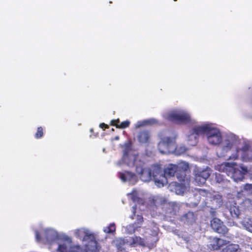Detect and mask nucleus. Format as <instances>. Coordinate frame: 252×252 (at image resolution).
I'll return each mask as SVG.
<instances>
[{
  "label": "nucleus",
  "mask_w": 252,
  "mask_h": 252,
  "mask_svg": "<svg viewBox=\"0 0 252 252\" xmlns=\"http://www.w3.org/2000/svg\"><path fill=\"white\" fill-rule=\"evenodd\" d=\"M74 236L82 241L86 252H99L100 247L96 240V235L86 227H81L73 230Z\"/></svg>",
  "instance_id": "nucleus-4"
},
{
  "label": "nucleus",
  "mask_w": 252,
  "mask_h": 252,
  "mask_svg": "<svg viewBox=\"0 0 252 252\" xmlns=\"http://www.w3.org/2000/svg\"><path fill=\"white\" fill-rule=\"evenodd\" d=\"M203 137L212 146H218L217 155L227 160L240 159L244 162H252V146L247 139H241L231 133L223 134L216 125L209 122L203 123Z\"/></svg>",
  "instance_id": "nucleus-1"
},
{
  "label": "nucleus",
  "mask_w": 252,
  "mask_h": 252,
  "mask_svg": "<svg viewBox=\"0 0 252 252\" xmlns=\"http://www.w3.org/2000/svg\"><path fill=\"white\" fill-rule=\"evenodd\" d=\"M119 122V119L113 120L111 121V125L116 126L117 128H124L128 127L130 124V122L127 120L122 122L120 125L118 124Z\"/></svg>",
  "instance_id": "nucleus-28"
},
{
  "label": "nucleus",
  "mask_w": 252,
  "mask_h": 252,
  "mask_svg": "<svg viewBox=\"0 0 252 252\" xmlns=\"http://www.w3.org/2000/svg\"><path fill=\"white\" fill-rule=\"evenodd\" d=\"M196 217L193 212H189L184 215L181 220V221L187 224H192L195 220Z\"/></svg>",
  "instance_id": "nucleus-20"
},
{
  "label": "nucleus",
  "mask_w": 252,
  "mask_h": 252,
  "mask_svg": "<svg viewBox=\"0 0 252 252\" xmlns=\"http://www.w3.org/2000/svg\"><path fill=\"white\" fill-rule=\"evenodd\" d=\"M211 214H212V215H214V211H211Z\"/></svg>",
  "instance_id": "nucleus-38"
},
{
  "label": "nucleus",
  "mask_w": 252,
  "mask_h": 252,
  "mask_svg": "<svg viewBox=\"0 0 252 252\" xmlns=\"http://www.w3.org/2000/svg\"><path fill=\"white\" fill-rule=\"evenodd\" d=\"M34 233L37 242L50 245L57 243L61 235V233L51 227L43 228L41 233L35 230Z\"/></svg>",
  "instance_id": "nucleus-8"
},
{
  "label": "nucleus",
  "mask_w": 252,
  "mask_h": 252,
  "mask_svg": "<svg viewBox=\"0 0 252 252\" xmlns=\"http://www.w3.org/2000/svg\"><path fill=\"white\" fill-rule=\"evenodd\" d=\"M157 123V120L155 119H151L142 121H138L135 124V127L136 128H139L146 125H152Z\"/></svg>",
  "instance_id": "nucleus-25"
},
{
  "label": "nucleus",
  "mask_w": 252,
  "mask_h": 252,
  "mask_svg": "<svg viewBox=\"0 0 252 252\" xmlns=\"http://www.w3.org/2000/svg\"><path fill=\"white\" fill-rule=\"evenodd\" d=\"M213 203H216L217 206L220 207L222 204L221 197L218 194L215 195L214 196V198L213 199Z\"/></svg>",
  "instance_id": "nucleus-30"
},
{
  "label": "nucleus",
  "mask_w": 252,
  "mask_h": 252,
  "mask_svg": "<svg viewBox=\"0 0 252 252\" xmlns=\"http://www.w3.org/2000/svg\"><path fill=\"white\" fill-rule=\"evenodd\" d=\"M99 126H100L101 128H102V129H104L105 128H107V127H108V126H107L106 125H105L104 123H101V124H100V125H99Z\"/></svg>",
  "instance_id": "nucleus-35"
},
{
  "label": "nucleus",
  "mask_w": 252,
  "mask_h": 252,
  "mask_svg": "<svg viewBox=\"0 0 252 252\" xmlns=\"http://www.w3.org/2000/svg\"><path fill=\"white\" fill-rule=\"evenodd\" d=\"M114 243L118 251L126 252V249L129 246L128 240L119 238L117 239Z\"/></svg>",
  "instance_id": "nucleus-18"
},
{
  "label": "nucleus",
  "mask_w": 252,
  "mask_h": 252,
  "mask_svg": "<svg viewBox=\"0 0 252 252\" xmlns=\"http://www.w3.org/2000/svg\"><path fill=\"white\" fill-rule=\"evenodd\" d=\"M215 180L219 184H221L224 188H229L230 182L229 180L224 179L223 176L220 173L215 174Z\"/></svg>",
  "instance_id": "nucleus-24"
},
{
  "label": "nucleus",
  "mask_w": 252,
  "mask_h": 252,
  "mask_svg": "<svg viewBox=\"0 0 252 252\" xmlns=\"http://www.w3.org/2000/svg\"><path fill=\"white\" fill-rule=\"evenodd\" d=\"M71 252H83V249L79 245H73L72 244L71 248Z\"/></svg>",
  "instance_id": "nucleus-31"
},
{
  "label": "nucleus",
  "mask_w": 252,
  "mask_h": 252,
  "mask_svg": "<svg viewBox=\"0 0 252 252\" xmlns=\"http://www.w3.org/2000/svg\"><path fill=\"white\" fill-rule=\"evenodd\" d=\"M203 136V123L194 125L187 135V141L190 146H195L198 141L199 137Z\"/></svg>",
  "instance_id": "nucleus-10"
},
{
  "label": "nucleus",
  "mask_w": 252,
  "mask_h": 252,
  "mask_svg": "<svg viewBox=\"0 0 252 252\" xmlns=\"http://www.w3.org/2000/svg\"><path fill=\"white\" fill-rule=\"evenodd\" d=\"M211 226L216 232L220 234L226 233L228 229L223 222L219 219L214 218L211 221Z\"/></svg>",
  "instance_id": "nucleus-15"
},
{
  "label": "nucleus",
  "mask_w": 252,
  "mask_h": 252,
  "mask_svg": "<svg viewBox=\"0 0 252 252\" xmlns=\"http://www.w3.org/2000/svg\"><path fill=\"white\" fill-rule=\"evenodd\" d=\"M176 167L183 182L177 185L176 183H172L170 186H175V191L176 194H182L188 190L189 188V182L188 179H185V172L189 169V164L185 161H181L177 164H176Z\"/></svg>",
  "instance_id": "nucleus-9"
},
{
  "label": "nucleus",
  "mask_w": 252,
  "mask_h": 252,
  "mask_svg": "<svg viewBox=\"0 0 252 252\" xmlns=\"http://www.w3.org/2000/svg\"><path fill=\"white\" fill-rule=\"evenodd\" d=\"M241 194V192H238V196L239 197L240 196Z\"/></svg>",
  "instance_id": "nucleus-37"
},
{
  "label": "nucleus",
  "mask_w": 252,
  "mask_h": 252,
  "mask_svg": "<svg viewBox=\"0 0 252 252\" xmlns=\"http://www.w3.org/2000/svg\"><path fill=\"white\" fill-rule=\"evenodd\" d=\"M168 121L180 125L194 124L195 120L193 119L190 113L185 109L176 108L170 110L165 116Z\"/></svg>",
  "instance_id": "nucleus-7"
},
{
  "label": "nucleus",
  "mask_w": 252,
  "mask_h": 252,
  "mask_svg": "<svg viewBox=\"0 0 252 252\" xmlns=\"http://www.w3.org/2000/svg\"><path fill=\"white\" fill-rule=\"evenodd\" d=\"M150 134L147 130H143L140 132L137 135V139L141 143L146 144L149 141Z\"/></svg>",
  "instance_id": "nucleus-21"
},
{
  "label": "nucleus",
  "mask_w": 252,
  "mask_h": 252,
  "mask_svg": "<svg viewBox=\"0 0 252 252\" xmlns=\"http://www.w3.org/2000/svg\"><path fill=\"white\" fill-rule=\"evenodd\" d=\"M241 224L246 230L252 233V218H245L241 221Z\"/></svg>",
  "instance_id": "nucleus-23"
},
{
  "label": "nucleus",
  "mask_w": 252,
  "mask_h": 252,
  "mask_svg": "<svg viewBox=\"0 0 252 252\" xmlns=\"http://www.w3.org/2000/svg\"><path fill=\"white\" fill-rule=\"evenodd\" d=\"M198 192H199V193L200 194V195H204L205 194H207V193H206L205 191L203 189H199L198 190Z\"/></svg>",
  "instance_id": "nucleus-34"
},
{
  "label": "nucleus",
  "mask_w": 252,
  "mask_h": 252,
  "mask_svg": "<svg viewBox=\"0 0 252 252\" xmlns=\"http://www.w3.org/2000/svg\"><path fill=\"white\" fill-rule=\"evenodd\" d=\"M152 229H146L143 232L145 238L139 236L130 237L128 240L129 246L136 247L137 246H147L149 248L153 247L158 240V227L157 225L152 222L151 223Z\"/></svg>",
  "instance_id": "nucleus-5"
},
{
  "label": "nucleus",
  "mask_w": 252,
  "mask_h": 252,
  "mask_svg": "<svg viewBox=\"0 0 252 252\" xmlns=\"http://www.w3.org/2000/svg\"><path fill=\"white\" fill-rule=\"evenodd\" d=\"M244 203L246 205L249 204L251 203V200L249 199H246L244 201Z\"/></svg>",
  "instance_id": "nucleus-36"
},
{
  "label": "nucleus",
  "mask_w": 252,
  "mask_h": 252,
  "mask_svg": "<svg viewBox=\"0 0 252 252\" xmlns=\"http://www.w3.org/2000/svg\"><path fill=\"white\" fill-rule=\"evenodd\" d=\"M140 192L137 190H133L131 193L128 194V195L130 196L133 202L138 203L143 202V200L140 198Z\"/></svg>",
  "instance_id": "nucleus-26"
},
{
  "label": "nucleus",
  "mask_w": 252,
  "mask_h": 252,
  "mask_svg": "<svg viewBox=\"0 0 252 252\" xmlns=\"http://www.w3.org/2000/svg\"><path fill=\"white\" fill-rule=\"evenodd\" d=\"M118 176L122 182H127L129 184L134 185L138 181L137 176L133 172L123 171L118 173Z\"/></svg>",
  "instance_id": "nucleus-14"
},
{
  "label": "nucleus",
  "mask_w": 252,
  "mask_h": 252,
  "mask_svg": "<svg viewBox=\"0 0 252 252\" xmlns=\"http://www.w3.org/2000/svg\"><path fill=\"white\" fill-rule=\"evenodd\" d=\"M43 136V128L41 126L37 127V131L35 134V137L37 139L41 138Z\"/></svg>",
  "instance_id": "nucleus-32"
},
{
  "label": "nucleus",
  "mask_w": 252,
  "mask_h": 252,
  "mask_svg": "<svg viewBox=\"0 0 252 252\" xmlns=\"http://www.w3.org/2000/svg\"><path fill=\"white\" fill-rule=\"evenodd\" d=\"M90 131H91V132H93V129H91Z\"/></svg>",
  "instance_id": "nucleus-39"
},
{
  "label": "nucleus",
  "mask_w": 252,
  "mask_h": 252,
  "mask_svg": "<svg viewBox=\"0 0 252 252\" xmlns=\"http://www.w3.org/2000/svg\"><path fill=\"white\" fill-rule=\"evenodd\" d=\"M124 229L125 233L127 234H131L137 231L141 235H144L143 232L145 229L144 227H141L140 225H135L134 223L126 225Z\"/></svg>",
  "instance_id": "nucleus-17"
},
{
  "label": "nucleus",
  "mask_w": 252,
  "mask_h": 252,
  "mask_svg": "<svg viewBox=\"0 0 252 252\" xmlns=\"http://www.w3.org/2000/svg\"><path fill=\"white\" fill-rule=\"evenodd\" d=\"M211 172V169L208 167L205 168L196 167L193 170L194 181L198 185L204 184Z\"/></svg>",
  "instance_id": "nucleus-12"
},
{
  "label": "nucleus",
  "mask_w": 252,
  "mask_h": 252,
  "mask_svg": "<svg viewBox=\"0 0 252 252\" xmlns=\"http://www.w3.org/2000/svg\"><path fill=\"white\" fill-rule=\"evenodd\" d=\"M251 178L252 179V176H251Z\"/></svg>",
  "instance_id": "nucleus-40"
},
{
  "label": "nucleus",
  "mask_w": 252,
  "mask_h": 252,
  "mask_svg": "<svg viewBox=\"0 0 252 252\" xmlns=\"http://www.w3.org/2000/svg\"><path fill=\"white\" fill-rule=\"evenodd\" d=\"M227 243V242L226 240L215 237L213 238L211 242L210 248L213 250H218Z\"/></svg>",
  "instance_id": "nucleus-19"
},
{
  "label": "nucleus",
  "mask_w": 252,
  "mask_h": 252,
  "mask_svg": "<svg viewBox=\"0 0 252 252\" xmlns=\"http://www.w3.org/2000/svg\"><path fill=\"white\" fill-rule=\"evenodd\" d=\"M103 231L106 233L111 234L114 233L116 231V225L115 223H111L109 226L104 227L103 229Z\"/></svg>",
  "instance_id": "nucleus-29"
},
{
  "label": "nucleus",
  "mask_w": 252,
  "mask_h": 252,
  "mask_svg": "<svg viewBox=\"0 0 252 252\" xmlns=\"http://www.w3.org/2000/svg\"><path fill=\"white\" fill-rule=\"evenodd\" d=\"M236 163L234 162H225L215 166V169L220 172L225 173L235 182L242 181L245 175L248 172V168L242 164L236 167Z\"/></svg>",
  "instance_id": "nucleus-6"
},
{
  "label": "nucleus",
  "mask_w": 252,
  "mask_h": 252,
  "mask_svg": "<svg viewBox=\"0 0 252 252\" xmlns=\"http://www.w3.org/2000/svg\"><path fill=\"white\" fill-rule=\"evenodd\" d=\"M137 207V205L132 207V214L130 216V218L132 220H135L133 223L135 225H140L141 226L144 220L142 215L138 212Z\"/></svg>",
  "instance_id": "nucleus-16"
},
{
  "label": "nucleus",
  "mask_w": 252,
  "mask_h": 252,
  "mask_svg": "<svg viewBox=\"0 0 252 252\" xmlns=\"http://www.w3.org/2000/svg\"><path fill=\"white\" fill-rule=\"evenodd\" d=\"M166 199L160 195L152 196L149 198V202L147 206V211H149L152 216L157 214V210L160 206L166 205Z\"/></svg>",
  "instance_id": "nucleus-11"
},
{
  "label": "nucleus",
  "mask_w": 252,
  "mask_h": 252,
  "mask_svg": "<svg viewBox=\"0 0 252 252\" xmlns=\"http://www.w3.org/2000/svg\"><path fill=\"white\" fill-rule=\"evenodd\" d=\"M58 252H71V248L72 245V238L63 233H61V238L57 243Z\"/></svg>",
  "instance_id": "nucleus-13"
},
{
  "label": "nucleus",
  "mask_w": 252,
  "mask_h": 252,
  "mask_svg": "<svg viewBox=\"0 0 252 252\" xmlns=\"http://www.w3.org/2000/svg\"><path fill=\"white\" fill-rule=\"evenodd\" d=\"M123 155L117 165L121 166L124 163L129 167L135 166V170L140 180L145 182L151 181L153 178L155 185L158 188L163 187L167 184V176L173 177L176 174L180 181H182L176 169V164H171L167 166L163 173L158 165H154L151 167L147 166L140 158L138 153L135 150L130 142L125 143L123 146Z\"/></svg>",
  "instance_id": "nucleus-2"
},
{
  "label": "nucleus",
  "mask_w": 252,
  "mask_h": 252,
  "mask_svg": "<svg viewBox=\"0 0 252 252\" xmlns=\"http://www.w3.org/2000/svg\"><path fill=\"white\" fill-rule=\"evenodd\" d=\"M243 189L249 194H252V184H246L244 185Z\"/></svg>",
  "instance_id": "nucleus-33"
},
{
  "label": "nucleus",
  "mask_w": 252,
  "mask_h": 252,
  "mask_svg": "<svg viewBox=\"0 0 252 252\" xmlns=\"http://www.w3.org/2000/svg\"><path fill=\"white\" fill-rule=\"evenodd\" d=\"M239 246L237 244H230L222 249L221 252H240Z\"/></svg>",
  "instance_id": "nucleus-27"
},
{
  "label": "nucleus",
  "mask_w": 252,
  "mask_h": 252,
  "mask_svg": "<svg viewBox=\"0 0 252 252\" xmlns=\"http://www.w3.org/2000/svg\"><path fill=\"white\" fill-rule=\"evenodd\" d=\"M228 210L230 214L233 219H238L240 214V211L236 203H234L230 205Z\"/></svg>",
  "instance_id": "nucleus-22"
},
{
  "label": "nucleus",
  "mask_w": 252,
  "mask_h": 252,
  "mask_svg": "<svg viewBox=\"0 0 252 252\" xmlns=\"http://www.w3.org/2000/svg\"><path fill=\"white\" fill-rule=\"evenodd\" d=\"M178 135L173 130H165L159 134V141L158 147L159 152L162 154H169L174 153L176 155H181L187 150L183 145L175 147L176 140Z\"/></svg>",
  "instance_id": "nucleus-3"
},
{
  "label": "nucleus",
  "mask_w": 252,
  "mask_h": 252,
  "mask_svg": "<svg viewBox=\"0 0 252 252\" xmlns=\"http://www.w3.org/2000/svg\"><path fill=\"white\" fill-rule=\"evenodd\" d=\"M174 1H176L177 0H174Z\"/></svg>",
  "instance_id": "nucleus-41"
}]
</instances>
